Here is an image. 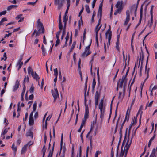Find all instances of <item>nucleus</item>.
I'll use <instances>...</instances> for the list:
<instances>
[{
	"label": "nucleus",
	"instance_id": "nucleus-52",
	"mask_svg": "<svg viewBox=\"0 0 157 157\" xmlns=\"http://www.w3.org/2000/svg\"><path fill=\"white\" fill-rule=\"evenodd\" d=\"M34 90V88L33 85H32L29 90V92L30 93H33Z\"/></svg>",
	"mask_w": 157,
	"mask_h": 157
},
{
	"label": "nucleus",
	"instance_id": "nucleus-5",
	"mask_svg": "<svg viewBox=\"0 0 157 157\" xmlns=\"http://www.w3.org/2000/svg\"><path fill=\"white\" fill-rule=\"evenodd\" d=\"M64 0H55L54 4L55 5H58V8L59 9L63 6Z\"/></svg>",
	"mask_w": 157,
	"mask_h": 157
},
{
	"label": "nucleus",
	"instance_id": "nucleus-31",
	"mask_svg": "<svg viewBox=\"0 0 157 157\" xmlns=\"http://www.w3.org/2000/svg\"><path fill=\"white\" fill-rule=\"evenodd\" d=\"M46 148L45 147V145H44L43 148L41 150V152H42L43 153V156L42 157H44V156L45 155V152L46 151Z\"/></svg>",
	"mask_w": 157,
	"mask_h": 157
},
{
	"label": "nucleus",
	"instance_id": "nucleus-34",
	"mask_svg": "<svg viewBox=\"0 0 157 157\" xmlns=\"http://www.w3.org/2000/svg\"><path fill=\"white\" fill-rule=\"evenodd\" d=\"M96 81L95 78L94 77L92 82V88L93 90H94L96 85Z\"/></svg>",
	"mask_w": 157,
	"mask_h": 157
},
{
	"label": "nucleus",
	"instance_id": "nucleus-4",
	"mask_svg": "<svg viewBox=\"0 0 157 157\" xmlns=\"http://www.w3.org/2000/svg\"><path fill=\"white\" fill-rule=\"evenodd\" d=\"M87 80H88V77H87L86 79V81L85 83V87L84 88L85 90V93L84 95V105L85 106V108L86 107H88V105L86 104V101L87 100L86 99V92L87 90Z\"/></svg>",
	"mask_w": 157,
	"mask_h": 157
},
{
	"label": "nucleus",
	"instance_id": "nucleus-27",
	"mask_svg": "<svg viewBox=\"0 0 157 157\" xmlns=\"http://www.w3.org/2000/svg\"><path fill=\"white\" fill-rule=\"evenodd\" d=\"M25 89H26V87L25 86V85H24V86H23V91L21 93V100L22 101H23L24 100L23 97H24V93H25Z\"/></svg>",
	"mask_w": 157,
	"mask_h": 157
},
{
	"label": "nucleus",
	"instance_id": "nucleus-49",
	"mask_svg": "<svg viewBox=\"0 0 157 157\" xmlns=\"http://www.w3.org/2000/svg\"><path fill=\"white\" fill-rule=\"evenodd\" d=\"M57 40L56 41V43L55 45V46L56 47L60 43V40L59 39V37H56Z\"/></svg>",
	"mask_w": 157,
	"mask_h": 157
},
{
	"label": "nucleus",
	"instance_id": "nucleus-19",
	"mask_svg": "<svg viewBox=\"0 0 157 157\" xmlns=\"http://www.w3.org/2000/svg\"><path fill=\"white\" fill-rule=\"evenodd\" d=\"M63 28V25H59V31L57 32L56 37H59L60 33L61 32L62 29Z\"/></svg>",
	"mask_w": 157,
	"mask_h": 157
},
{
	"label": "nucleus",
	"instance_id": "nucleus-7",
	"mask_svg": "<svg viewBox=\"0 0 157 157\" xmlns=\"http://www.w3.org/2000/svg\"><path fill=\"white\" fill-rule=\"evenodd\" d=\"M54 90V92H52V94L54 100H56L59 96V94L57 88H55Z\"/></svg>",
	"mask_w": 157,
	"mask_h": 157
},
{
	"label": "nucleus",
	"instance_id": "nucleus-14",
	"mask_svg": "<svg viewBox=\"0 0 157 157\" xmlns=\"http://www.w3.org/2000/svg\"><path fill=\"white\" fill-rule=\"evenodd\" d=\"M104 100L103 99L101 100L99 104L98 107L99 109H105V107L103 105Z\"/></svg>",
	"mask_w": 157,
	"mask_h": 157
},
{
	"label": "nucleus",
	"instance_id": "nucleus-6",
	"mask_svg": "<svg viewBox=\"0 0 157 157\" xmlns=\"http://www.w3.org/2000/svg\"><path fill=\"white\" fill-rule=\"evenodd\" d=\"M103 1L100 3L98 9V17L100 16L101 17L102 16V7L103 6Z\"/></svg>",
	"mask_w": 157,
	"mask_h": 157
},
{
	"label": "nucleus",
	"instance_id": "nucleus-51",
	"mask_svg": "<svg viewBox=\"0 0 157 157\" xmlns=\"http://www.w3.org/2000/svg\"><path fill=\"white\" fill-rule=\"evenodd\" d=\"M81 63V59H79V61H78V68L79 71L80 72H81V67H80Z\"/></svg>",
	"mask_w": 157,
	"mask_h": 157
},
{
	"label": "nucleus",
	"instance_id": "nucleus-36",
	"mask_svg": "<svg viewBox=\"0 0 157 157\" xmlns=\"http://www.w3.org/2000/svg\"><path fill=\"white\" fill-rule=\"evenodd\" d=\"M11 148L14 151V154H16L17 150V147H16L14 146V143L13 144Z\"/></svg>",
	"mask_w": 157,
	"mask_h": 157
},
{
	"label": "nucleus",
	"instance_id": "nucleus-58",
	"mask_svg": "<svg viewBox=\"0 0 157 157\" xmlns=\"http://www.w3.org/2000/svg\"><path fill=\"white\" fill-rule=\"evenodd\" d=\"M59 25H62V24L61 22V14L59 16Z\"/></svg>",
	"mask_w": 157,
	"mask_h": 157
},
{
	"label": "nucleus",
	"instance_id": "nucleus-38",
	"mask_svg": "<svg viewBox=\"0 0 157 157\" xmlns=\"http://www.w3.org/2000/svg\"><path fill=\"white\" fill-rule=\"evenodd\" d=\"M28 71L29 74L31 73V74L32 75V74H33L34 73L33 70L32 69L31 67H28Z\"/></svg>",
	"mask_w": 157,
	"mask_h": 157
},
{
	"label": "nucleus",
	"instance_id": "nucleus-23",
	"mask_svg": "<svg viewBox=\"0 0 157 157\" xmlns=\"http://www.w3.org/2000/svg\"><path fill=\"white\" fill-rule=\"evenodd\" d=\"M151 14V20L150 22H149L148 25H149V27L150 28L151 27L153 23V14Z\"/></svg>",
	"mask_w": 157,
	"mask_h": 157
},
{
	"label": "nucleus",
	"instance_id": "nucleus-42",
	"mask_svg": "<svg viewBox=\"0 0 157 157\" xmlns=\"http://www.w3.org/2000/svg\"><path fill=\"white\" fill-rule=\"evenodd\" d=\"M68 18L67 17L64 16L63 18V21L64 22V26H66L67 22V21Z\"/></svg>",
	"mask_w": 157,
	"mask_h": 157
},
{
	"label": "nucleus",
	"instance_id": "nucleus-12",
	"mask_svg": "<svg viewBox=\"0 0 157 157\" xmlns=\"http://www.w3.org/2000/svg\"><path fill=\"white\" fill-rule=\"evenodd\" d=\"M31 75L33 78H34L36 80L38 81V83L39 84V79L40 78L37 74L36 73V72H35L33 74H32Z\"/></svg>",
	"mask_w": 157,
	"mask_h": 157
},
{
	"label": "nucleus",
	"instance_id": "nucleus-47",
	"mask_svg": "<svg viewBox=\"0 0 157 157\" xmlns=\"http://www.w3.org/2000/svg\"><path fill=\"white\" fill-rule=\"evenodd\" d=\"M86 10L88 13H90V10L89 6L87 5H86L85 6Z\"/></svg>",
	"mask_w": 157,
	"mask_h": 157
},
{
	"label": "nucleus",
	"instance_id": "nucleus-53",
	"mask_svg": "<svg viewBox=\"0 0 157 157\" xmlns=\"http://www.w3.org/2000/svg\"><path fill=\"white\" fill-rule=\"evenodd\" d=\"M149 70H150V68H148L147 69V78L145 79L144 80V82H143V83H144L145 82V81H146V80H147V79L148 78V77H149Z\"/></svg>",
	"mask_w": 157,
	"mask_h": 157
},
{
	"label": "nucleus",
	"instance_id": "nucleus-3",
	"mask_svg": "<svg viewBox=\"0 0 157 157\" xmlns=\"http://www.w3.org/2000/svg\"><path fill=\"white\" fill-rule=\"evenodd\" d=\"M132 139H131L129 144H128L129 140H128L125 146V147H124V150H125V154H124V157H126L127 154L128 152V150L129 148L130 147V146L131 143H132Z\"/></svg>",
	"mask_w": 157,
	"mask_h": 157
},
{
	"label": "nucleus",
	"instance_id": "nucleus-32",
	"mask_svg": "<svg viewBox=\"0 0 157 157\" xmlns=\"http://www.w3.org/2000/svg\"><path fill=\"white\" fill-rule=\"evenodd\" d=\"M66 34V26H63V32H62V36L61 37V39L62 40L63 38V37Z\"/></svg>",
	"mask_w": 157,
	"mask_h": 157
},
{
	"label": "nucleus",
	"instance_id": "nucleus-15",
	"mask_svg": "<svg viewBox=\"0 0 157 157\" xmlns=\"http://www.w3.org/2000/svg\"><path fill=\"white\" fill-rule=\"evenodd\" d=\"M19 81L17 80L15 82V84L13 87V91H15L17 90L19 87Z\"/></svg>",
	"mask_w": 157,
	"mask_h": 157
},
{
	"label": "nucleus",
	"instance_id": "nucleus-60",
	"mask_svg": "<svg viewBox=\"0 0 157 157\" xmlns=\"http://www.w3.org/2000/svg\"><path fill=\"white\" fill-rule=\"evenodd\" d=\"M7 20L6 18L4 17L2 18L0 21V23L2 25V23L5 21H6Z\"/></svg>",
	"mask_w": 157,
	"mask_h": 157
},
{
	"label": "nucleus",
	"instance_id": "nucleus-39",
	"mask_svg": "<svg viewBox=\"0 0 157 157\" xmlns=\"http://www.w3.org/2000/svg\"><path fill=\"white\" fill-rule=\"evenodd\" d=\"M76 43V42L75 41H74L73 42L72 45L71 47V49L70 50V51H69L70 52H71L72 51V50H73V49L74 48H75V46Z\"/></svg>",
	"mask_w": 157,
	"mask_h": 157
},
{
	"label": "nucleus",
	"instance_id": "nucleus-26",
	"mask_svg": "<svg viewBox=\"0 0 157 157\" xmlns=\"http://www.w3.org/2000/svg\"><path fill=\"white\" fill-rule=\"evenodd\" d=\"M26 136H30L33 138V133L31 130H29L26 133Z\"/></svg>",
	"mask_w": 157,
	"mask_h": 157
},
{
	"label": "nucleus",
	"instance_id": "nucleus-2",
	"mask_svg": "<svg viewBox=\"0 0 157 157\" xmlns=\"http://www.w3.org/2000/svg\"><path fill=\"white\" fill-rule=\"evenodd\" d=\"M91 41L90 44L86 48L84 52L81 55L82 57H87L91 53V52L90 51V48L91 45Z\"/></svg>",
	"mask_w": 157,
	"mask_h": 157
},
{
	"label": "nucleus",
	"instance_id": "nucleus-46",
	"mask_svg": "<svg viewBox=\"0 0 157 157\" xmlns=\"http://www.w3.org/2000/svg\"><path fill=\"white\" fill-rule=\"evenodd\" d=\"M29 81V78L28 76H27V77H26L25 76V78L24 80V82L23 83V86H24V85H25V83Z\"/></svg>",
	"mask_w": 157,
	"mask_h": 157
},
{
	"label": "nucleus",
	"instance_id": "nucleus-45",
	"mask_svg": "<svg viewBox=\"0 0 157 157\" xmlns=\"http://www.w3.org/2000/svg\"><path fill=\"white\" fill-rule=\"evenodd\" d=\"M100 25V24L99 23H98L97 25L95 27V34L96 33V31L98 30V32L100 30L101 27V25L100 26L99 28H98L99 25Z\"/></svg>",
	"mask_w": 157,
	"mask_h": 157
},
{
	"label": "nucleus",
	"instance_id": "nucleus-30",
	"mask_svg": "<svg viewBox=\"0 0 157 157\" xmlns=\"http://www.w3.org/2000/svg\"><path fill=\"white\" fill-rule=\"evenodd\" d=\"M34 123V121L33 118H29V124L30 126L33 125Z\"/></svg>",
	"mask_w": 157,
	"mask_h": 157
},
{
	"label": "nucleus",
	"instance_id": "nucleus-37",
	"mask_svg": "<svg viewBox=\"0 0 157 157\" xmlns=\"http://www.w3.org/2000/svg\"><path fill=\"white\" fill-rule=\"evenodd\" d=\"M122 9L121 8H118V9L115 11L114 13V15H116L118 13H120Z\"/></svg>",
	"mask_w": 157,
	"mask_h": 157
},
{
	"label": "nucleus",
	"instance_id": "nucleus-25",
	"mask_svg": "<svg viewBox=\"0 0 157 157\" xmlns=\"http://www.w3.org/2000/svg\"><path fill=\"white\" fill-rule=\"evenodd\" d=\"M128 110H127V111L126 112V115H125V118L124 121H123V122H124V123L125 122V121H128L129 120L130 112H129V113H128Z\"/></svg>",
	"mask_w": 157,
	"mask_h": 157
},
{
	"label": "nucleus",
	"instance_id": "nucleus-11",
	"mask_svg": "<svg viewBox=\"0 0 157 157\" xmlns=\"http://www.w3.org/2000/svg\"><path fill=\"white\" fill-rule=\"evenodd\" d=\"M143 5H142L141 8H140V19H139V22L137 24V25L136 26V28H137V26L139 25L140 24V23H141V19H142V16H143Z\"/></svg>",
	"mask_w": 157,
	"mask_h": 157
},
{
	"label": "nucleus",
	"instance_id": "nucleus-56",
	"mask_svg": "<svg viewBox=\"0 0 157 157\" xmlns=\"http://www.w3.org/2000/svg\"><path fill=\"white\" fill-rule=\"evenodd\" d=\"M119 104V102H118L117 104L116 108V111H115V115L114 120L116 118V117L117 116V108H118V106Z\"/></svg>",
	"mask_w": 157,
	"mask_h": 157
},
{
	"label": "nucleus",
	"instance_id": "nucleus-18",
	"mask_svg": "<svg viewBox=\"0 0 157 157\" xmlns=\"http://www.w3.org/2000/svg\"><path fill=\"white\" fill-rule=\"evenodd\" d=\"M125 138L123 142L122 143V146L121 149V153L120 154V156H121V157H123L124 154H125V150L124 149V150H122L123 145L125 141Z\"/></svg>",
	"mask_w": 157,
	"mask_h": 157
},
{
	"label": "nucleus",
	"instance_id": "nucleus-22",
	"mask_svg": "<svg viewBox=\"0 0 157 157\" xmlns=\"http://www.w3.org/2000/svg\"><path fill=\"white\" fill-rule=\"evenodd\" d=\"M17 7V6L16 5H11L8 6L7 8V10L8 11H10L13 8H16Z\"/></svg>",
	"mask_w": 157,
	"mask_h": 157
},
{
	"label": "nucleus",
	"instance_id": "nucleus-17",
	"mask_svg": "<svg viewBox=\"0 0 157 157\" xmlns=\"http://www.w3.org/2000/svg\"><path fill=\"white\" fill-rule=\"evenodd\" d=\"M123 3V1H118L116 5V7L117 8H121L122 9V5Z\"/></svg>",
	"mask_w": 157,
	"mask_h": 157
},
{
	"label": "nucleus",
	"instance_id": "nucleus-13",
	"mask_svg": "<svg viewBox=\"0 0 157 157\" xmlns=\"http://www.w3.org/2000/svg\"><path fill=\"white\" fill-rule=\"evenodd\" d=\"M41 33L40 32L37 31L36 29H35L34 32L33 33L31 37L33 38L34 35H35V38H37V37L40 35Z\"/></svg>",
	"mask_w": 157,
	"mask_h": 157
},
{
	"label": "nucleus",
	"instance_id": "nucleus-63",
	"mask_svg": "<svg viewBox=\"0 0 157 157\" xmlns=\"http://www.w3.org/2000/svg\"><path fill=\"white\" fill-rule=\"evenodd\" d=\"M130 18H126L125 19V21L124 22V25H127L128 22L129 21Z\"/></svg>",
	"mask_w": 157,
	"mask_h": 157
},
{
	"label": "nucleus",
	"instance_id": "nucleus-33",
	"mask_svg": "<svg viewBox=\"0 0 157 157\" xmlns=\"http://www.w3.org/2000/svg\"><path fill=\"white\" fill-rule=\"evenodd\" d=\"M155 135L154 134V135L150 139V140L149 141V143H148V147H150V146L151 145V142L152 141L154 140V138L155 137Z\"/></svg>",
	"mask_w": 157,
	"mask_h": 157
},
{
	"label": "nucleus",
	"instance_id": "nucleus-35",
	"mask_svg": "<svg viewBox=\"0 0 157 157\" xmlns=\"http://www.w3.org/2000/svg\"><path fill=\"white\" fill-rule=\"evenodd\" d=\"M126 76H123L122 77L121 79V80H123V81H124V87H125V85H126V84L127 83V79L126 78Z\"/></svg>",
	"mask_w": 157,
	"mask_h": 157
},
{
	"label": "nucleus",
	"instance_id": "nucleus-41",
	"mask_svg": "<svg viewBox=\"0 0 157 157\" xmlns=\"http://www.w3.org/2000/svg\"><path fill=\"white\" fill-rule=\"evenodd\" d=\"M37 106V102L36 101H35L33 105V112L35 111L36 110Z\"/></svg>",
	"mask_w": 157,
	"mask_h": 157
},
{
	"label": "nucleus",
	"instance_id": "nucleus-24",
	"mask_svg": "<svg viewBox=\"0 0 157 157\" xmlns=\"http://www.w3.org/2000/svg\"><path fill=\"white\" fill-rule=\"evenodd\" d=\"M89 109L88 107H86L85 108V111L84 114V117L86 118H88L89 116Z\"/></svg>",
	"mask_w": 157,
	"mask_h": 157
},
{
	"label": "nucleus",
	"instance_id": "nucleus-1",
	"mask_svg": "<svg viewBox=\"0 0 157 157\" xmlns=\"http://www.w3.org/2000/svg\"><path fill=\"white\" fill-rule=\"evenodd\" d=\"M110 26L109 25V29L105 33L106 38H108V43H107L108 48L109 47V46L110 45V40L111 39L112 32L110 31Z\"/></svg>",
	"mask_w": 157,
	"mask_h": 157
},
{
	"label": "nucleus",
	"instance_id": "nucleus-8",
	"mask_svg": "<svg viewBox=\"0 0 157 157\" xmlns=\"http://www.w3.org/2000/svg\"><path fill=\"white\" fill-rule=\"evenodd\" d=\"M141 59L142 60H141V67H140V72H142V65H143V59H144V54H143V52H142V55H141V54H140L139 66V65H140V60Z\"/></svg>",
	"mask_w": 157,
	"mask_h": 157
},
{
	"label": "nucleus",
	"instance_id": "nucleus-54",
	"mask_svg": "<svg viewBox=\"0 0 157 157\" xmlns=\"http://www.w3.org/2000/svg\"><path fill=\"white\" fill-rule=\"evenodd\" d=\"M124 122H123L122 124L121 127L120 128V132H119V134H122V130L123 128V126L124 124Z\"/></svg>",
	"mask_w": 157,
	"mask_h": 157
},
{
	"label": "nucleus",
	"instance_id": "nucleus-28",
	"mask_svg": "<svg viewBox=\"0 0 157 157\" xmlns=\"http://www.w3.org/2000/svg\"><path fill=\"white\" fill-rule=\"evenodd\" d=\"M137 116L135 117L134 118H132V121L131 123V125H135L136 123V120Z\"/></svg>",
	"mask_w": 157,
	"mask_h": 157
},
{
	"label": "nucleus",
	"instance_id": "nucleus-16",
	"mask_svg": "<svg viewBox=\"0 0 157 157\" xmlns=\"http://www.w3.org/2000/svg\"><path fill=\"white\" fill-rule=\"evenodd\" d=\"M125 87H124L123 88V94H122V93L121 92H119V96L118 97V98L120 100H122L123 98L124 97L125 94Z\"/></svg>",
	"mask_w": 157,
	"mask_h": 157
},
{
	"label": "nucleus",
	"instance_id": "nucleus-64",
	"mask_svg": "<svg viewBox=\"0 0 157 157\" xmlns=\"http://www.w3.org/2000/svg\"><path fill=\"white\" fill-rule=\"evenodd\" d=\"M8 129L6 128L4 131H3V132L2 133V134L3 135H4L5 134H6L7 132H8Z\"/></svg>",
	"mask_w": 157,
	"mask_h": 157
},
{
	"label": "nucleus",
	"instance_id": "nucleus-10",
	"mask_svg": "<svg viewBox=\"0 0 157 157\" xmlns=\"http://www.w3.org/2000/svg\"><path fill=\"white\" fill-rule=\"evenodd\" d=\"M100 118L102 121L104 117V114L105 111V109H100Z\"/></svg>",
	"mask_w": 157,
	"mask_h": 157
},
{
	"label": "nucleus",
	"instance_id": "nucleus-57",
	"mask_svg": "<svg viewBox=\"0 0 157 157\" xmlns=\"http://www.w3.org/2000/svg\"><path fill=\"white\" fill-rule=\"evenodd\" d=\"M148 61V57L147 58V61H146V66L145 67V73L147 74V64Z\"/></svg>",
	"mask_w": 157,
	"mask_h": 157
},
{
	"label": "nucleus",
	"instance_id": "nucleus-40",
	"mask_svg": "<svg viewBox=\"0 0 157 157\" xmlns=\"http://www.w3.org/2000/svg\"><path fill=\"white\" fill-rule=\"evenodd\" d=\"M155 148L153 149L149 157H154L155 155Z\"/></svg>",
	"mask_w": 157,
	"mask_h": 157
},
{
	"label": "nucleus",
	"instance_id": "nucleus-61",
	"mask_svg": "<svg viewBox=\"0 0 157 157\" xmlns=\"http://www.w3.org/2000/svg\"><path fill=\"white\" fill-rule=\"evenodd\" d=\"M153 101L151 102L149 104H147L146 107L145 109H146L147 107H151L152 106Z\"/></svg>",
	"mask_w": 157,
	"mask_h": 157
},
{
	"label": "nucleus",
	"instance_id": "nucleus-62",
	"mask_svg": "<svg viewBox=\"0 0 157 157\" xmlns=\"http://www.w3.org/2000/svg\"><path fill=\"white\" fill-rule=\"evenodd\" d=\"M126 18H130L129 11L128 10H127L126 12Z\"/></svg>",
	"mask_w": 157,
	"mask_h": 157
},
{
	"label": "nucleus",
	"instance_id": "nucleus-59",
	"mask_svg": "<svg viewBox=\"0 0 157 157\" xmlns=\"http://www.w3.org/2000/svg\"><path fill=\"white\" fill-rule=\"evenodd\" d=\"M54 75L55 76H57L58 75V71L57 69L56 68L54 69Z\"/></svg>",
	"mask_w": 157,
	"mask_h": 157
},
{
	"label": "nucleus",
	"instance_id": "nucleus-21",
	"mask_svg": "<svg viewBox=\"0 0 157 157\" xmlns=\"http://www.w3.org/2000/svg\"><path fill=\"white\" fill-rule=\"evenodd\" d=\"M38 32H40V33H44V29L43 26H41L40 27H38Z\"/></svg>",
	"mask_w": 157,
	"mask_h": 157
},
{
	"label": "nucleus",
	"instance_id": "nucleus-20",
	"mask_svg": "<svg viewBox=\"0 0 157 157\" xmlns=\"http://www.w3.org/2000/svg\"><path fill=\"white\" fill-rule=\"evenodd\" d=\"M54 145H55V142H54L53 143V146H52V149L50 150L49 152L48 155V157H52V154H53V151H54Z\"/></svg>",
	"mask_w": 157,
	"mask_h": 157
},
{
	"label": "nucleus",
	"instance_id": "nucleus-29",
	"mask_svg": "<svg viewBox=\"0 0 157 157\" xmlns=\"http://www.w3.org/2000/svg\"><path fill=\"white\" fill-rule=\"evenodd\" d=\"M28 146V144H26L25 145L24 147H22L21 152V154H23L24 152H26L27 146Z\"/></svg>",
	"mask_w": 157,
	"mask_h": 157
},
{
	"label": "nucleus",
	"instance_id": "nucleus-43",
	"mask_svg": "<svg viewBox=\"0 0 157 157\" xmlns=\"http://www.w3.org/2000/svg\"><path fill=\"white\" fill-rule=\"evenodd\" d=\"M37 27H40L41 26H43L42 23L40 22V19H38L37 21Z\"/></svg>",
	"mask_w": 157,
	"mask_h": 157
},
{
	"label": "nucleus",
	"instance_id": "nucleus-9",
	"mask_svg": "<svg viewBox=\"0 0 157 157\" xmlns=\"http://www.w3.org/2000/svg\"><path fill=\"white\" fill-rule=\"evenodd\" d=\"M101 88H100L98 90H97L96 92L95 96V99L99 100L101 93Z\"/></svg>",
	"mask_w": 157,
	"mask_h": 157
},
{
	"label": "nucleus",
	"instance_id": "nucleus-48",
	"mask_svg": "<svg viewBox=\"0 0 157 157\" xmlns=\"http://www.w3.org/2000/svg\"><path fill=\"white\" fill-rule=\"evenodd\" d=\"M23 64V62H18L17 63V66H18V69L19 70L21 67L22 66Z\"/></svg>",
	"mask_w": 157,
	"mask_h": 157
},
{
	"label": "nucleus",
	"instance_id": "nucleus-50",
	"mask_svg": "<svg viewBox=\"0 0 157 157\" xmlns=\"http://www.w3.org/2000/svg\"><path fill=\"white\" fill-rule=\"evenodd\" d=\"M63 134H62L61 136V142H60V152L61 151L62 148L63 146Z\"/></svg>",
	"mask_w": 157,
	"mask_h": 157
},
{
	"label": "nucleus",
	"instance_id": "nucleus-55",
	"mask_svg": "<svg viewBox=\"0 0 157 157\" xmlns=\"http://www.w3.org/2000/svg\"><path fill=\"white\" fill-rule=\"evenodd\" d=\"M123 84L122 83V82H120V81H119L117 83V86H119V87L121 88L122 87Z\"/></svg>",
	"mask_w": 157,
	"mask_h": 157
},
{
	"label": "nucleus",
	"instance_id": "nucleus-44",
	"mask_svg": "<svg viewBox=\"0 0 157 157\" xmlns=\"http://www.w3.org/2000/svg\"><path fill=\"white\" fill-rule=\"evenodd\" d=\"M96 33L95 34V39H96V43L97 44V46L98 47V30L96 31Z\"/></svg>",
	"mask_w": 157,
	"mask_h": 157
}]
</instances>
